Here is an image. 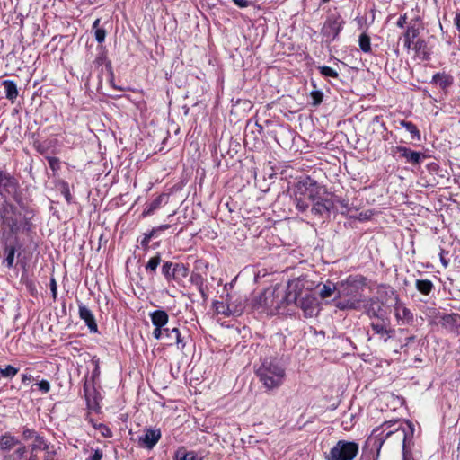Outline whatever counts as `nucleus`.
I'll list each match as a JSON object with an SVG mask.
<instances>
[{
    "mask_svg": "<svg viewBox=\"0 0 460 460\" xmlns=\"http://www.w3.org/2000/svg\"><path fill=\"white\" fill-rule=\"evenodd\" d=\"M394 316L400 324H411L413 322V314L406 307L404 303L401 301L399 296L395 295L394 304Z\"/></svg>",
    "mask_w": 460,
    "mask_h": 460,
    "instance_id": "nucleus-13",
    "label": "nucleus"
},
{
    "mask_svg": "<svg viewBox=\"0 0 460 460\" xmlns=\"http://www.w3.org/2000/svg\"><path fill=\"white\" fill-rule=\"evenodd\" d=\"M190 282L196 287L199 292L202 299V303H206L208 300L207 286L205 285L204 278L198 272H192L190 275Z\"/></svg>",
    "mask_w": 460,
    "mask_h": 460,
    "instance_id": "nucleus-19",
    "label": "nucleus"
},
{
    "mask_svg": "<svg viewBox=\"0 0 460 460\" xmlns=\"http://www.w3.org/2000/svg\"><path fill=\"white\" fill-rule=\"evenodd\" d=\"M233 1L239 7H246V6H248V1L247 0H233Z\"/></svg>",
    "mask_w": 460,
    "mask_h": 460,
    "instance_id": "nucleus-59",
    "label": "nucleus"
},
{
    "mask_svg": "<svg viewBox=\"0 0 460 460\" xmlns=\"http://www.w3.org/2000/svg\"><path fill=\"white\" fill-rule=\"evenodd\" d=\"M103 456L102 451L96 449L89 460H102Z\"/></svg>",
    "mask_w": 460,
    "mask_h": 460,
    "instance_id": "nucleus-55",
    "label": "nucleus"
},
{
    "mask_svg": "<svg viewBox=\"0 0 460 460\" xmlns=\"http://www.w3.org/2000/svg\"><path fill=\"white\" fill-rule=\"evenodd\" d=\"M370 327L384 342H386L395 334V330L391 327L390 320L387 317H377L370 323Z\"/></svg>",
    "mask_w": 460,
    "mask_h": 460,
    "instance_id": "nucleus-12",
    "label": "nucleus"
},
{
    "mask_svg": "<svg viewBox=\"0 0 460 460\" xmlns=\"http://www.w3.org/2000/svg\"><path fill=\"white\" fill-rule=\"evenodd\" d=\"M34 378L31 374L23 373L22 374V383L24 385L29 384L31 381H32Z\"/></svg>",
    "mask_w": 460,
    "mask_h": 460,
    "instance_id": "nucleus-56",
    "label": "nucleus"
},
{
    "mask_svg": "<svg viewBox=\"0 0 460 460\" xmlns=\"http://www.w3.org/2000/svg\"><path fill=\"white\" fill-rule=\"evenodd\" d=\"M49 288H50V291H51L53 298L56 299L57 294H58V287H57L56 279L54 278L50 279Z\"/></svg>",
    "mask_w": 460,
    "mask_h": 460,
    "instance_id": "nucleus-52",
    "label": "nucleus"
},
{
    "mask_svg": "<svg viewBox=\"0 0 460 460\" xmlns=\"http://www.w3.org/2000/svg\"><path fill=\"white\" fill-rule=\"evenodd\" d=\"M323 193H325L324 190ZM321 194L322 192L319 194V198L315 199V201H312L313 207L311 208V212L315 215L323 216L329 213L333 204L332 200L323 198Z\"/></svg>",
    "mask_w": 460,
    "mask_h": 460,
    "instance_id": "nucleus-17",
    "label": "nucleus"
},
{
    "mask_svg": "<svg viewBox=\"0 0 460 460\" xmlns=\"http://www.w3.org/2000/svg\"><path fill=\"white\" fill-rule=\"evenodd\" d=\"M420 30L416 26L415 22H411L410 25L407 27L405 32L402 35L404 47L407 49H411V43L416 41L415 39L419 36Z\"/></svg>",
    "mask_w": 460,
    "mask_h": 460,
    "instance_id": "nucleus-22",
    "label": "nucleus"
},
{
    "mask_svg": "<svg viewBox=\"0 0 460 460\" xmlns=\"http://www.w3.org/2000/svg\"><path fill=\"white\" fill-rule=\"evenodd\" d=\"M358 44H359L360 49L363 52L367 53V52L371 51L370 37L367 34L362 33L359 36Z\"/></svg>",
    "mask_w": 460,
    "mask_h": 460,
    "instance_id": "nucleus-39",
    "label": "nucleus"
},
{
    "mask_svg": "<svg viewBox=\"0 0 460 460\" xmlns=\"http://www.w3.org/2000/svg\"><path fill=\"white\" fill-rule=\"evenodd\" d=\"M365 286L366 278L360 275H350L345 280L339 282L338 295L335 298H350L362 302V290Z\"/></svg>",
    "mask_w": 460,
    "mask_h": 460,
    "instance_id": "nucleus-6",
    "label": "nucleus"
},
{
    "mask_svg": "<svg viewBox=\"0 0 460 460\" xmlns=\"http://www.w3.org/2000/svg\"><path fill=\"white\" fill-rule=\"evenodd\" d=\"M22 440L28 441L31 439H35L40 436L39 432H37L34 429H31L28 426H22Z\"/></svg>",
    "mask_w": 460,
    "mask_h": 460,
    "instance_id": "nucleus-37",
    "label": "nucleus"
},
{
    "mask_svg": "<svg viewBox=\"0 0 460 460\" xmlns=\"http://www.w3.org/2000/svg\"><path fill=\"white\" fill-rule=\"evenodd\" d=\"M19 188L18 180L9 172L0 170V195L4 199L14 198Z\"/></svg>",
    "mask_w": 460,
    "mask_h": 460,
    "instance_id": "nucleus-11",
    "label": "nucleus"
},
{
    "mask_svg": "<svg viewBox=\"0 0 460 460\" xmlns=\"http://www.w3.org/2000/svg\"><path fill=\"white\" fill-rule=\"evenodd\" d=\"M368 212L369 211H366V212H361L359 213L358 215V220L359 221H365V220H367L369 218V215H368Z\"/></svg>",
    "mask_w": 460,
    "mask_h": 460,
    "instance_id": "nucleus-60",
    "label": "nucleus"
},
{
    "mask_svg": "<svg viewBox=\"0 0 460 460\" xmlns=\"http://www.w3.org/2000/svg\"><path fill=\"white\" fill-rule=\"evenodd\" d=\"M84 396H85V399H86L88 409L93 410L94 411H99L100 406H99V403L96 401V399L95 398H93V400L90 399L89 391H88V385H87L86 382L84 385Z\"/></svg>",
    "mask_w": 460,
    "mask_h": 460,
    "instance_id": "nucleus-36",
    "label": "nucleus"
},
{
    "mask_svg": "<svg viewBox=\"0 0 460 460\" xmlns=\"http://www.w3.org/2000/svg\"><path fill=\"white\" fill-rule=\"evenodd\" d=\"M99 23H100V19H96L93 24V29L95 31L96 29H100L99 28Z\"/></svg>",
    "mask_w": 460,
    "mask_h": 460,
    "instance_id": "nucleus-64",
    "label": "nucleus"
},
{
    "mask_svg": "<svg viewBox=\"0 0 460 460\" xmlns=\"http://www.w3.org/2000/svg\"><path fill=\"white\" fill-rule=\"evenodd\" d=\"M152 334L156 340L164 339V327H155Z\"/></svg>",
    "mask_w": 460,
    "mask_h": 460,
    "instance_id": "nucleus-51",
    "label": "nucleus"
},
{
    "mask_svg": "<svg viewBox=\"0 0 460 460\" xmlns=\"http://www.w3.org/2000/svg\"><path fill=\"white\" fill-rule=\"evenodd\" d=\"M79 317L85 323L91 332H98V325L92 311L84 305L80 303L78 305Z\"/></svg>",
    "mask_w": 460,
    "mask_h": 460,
    "instance_id": "nucleus-16",
    "label": "nucleus"
},
{
    "mask_svg": "<svg viewBox=\"0 0 460 460\" xmlns=\"http://www.w3.org/2000/svg\"><path fill=\"white\" fill-rule=\"evenodd\" d=\"M56 456H57L56 450L51 448L49 451H48L47 453L44 454L43 460H58L56 458Z\"/></svg>",
    "mask_w": 460,
    "mask_h": 460,
    "instance_id": "nucleus-53",
    "label": "nucleus"
},
{
    "mask_svg": "<svg viewBox=\"0 0 460 460\" xmlns=\"http://www.w3.org/2000/svg\"><path fill=\"white\" fill-rule=\"evenodd\" d=\"M411 49H412L419 57H421L423 60H427L429 58L428 46L424 40H416V41L411 43Z\"/></svg>",
    "mask_w": 460,
    "mask_h": 460,
    "instance_id": "nucleus-26",
    "label": "nucleus"
},
{
    "mask_svg": "<svg viewBox=\"0 0 460 460\" xmlns=\"http://www.w3.org/2000/svg\"><path fill=\"white\" fill-rule=\"evenodd\" d=\"M27 454V447L21 445L14 452L4 456V460H23Z\"/></svg>",
    "mask_w": 460,
    "mask_h": 460,
    "instance_id": "nucleus-34",
    "label": "nucleus"
},
{
    "mask_svg": "<svg viewBox=\"0 0 460 460\" xmlns=\"http://www.w3.org/2000/svg\"><path fill=\"white\" fill-rule=\"evenodd\" d=\"M323 191V187L309 176L299 181L295 191L294 204L296 208L300 212L306 211L312 201H315Z\"/></svg>",
    "mask_w": 460,
    "mask_h": 460,
    "instance_id": "nucleus-4",
    "label": "nucleus"
},
{
    "mask_svg": "<svg viewBox=\"0 0 460 460\" xmlns=\"http://www.w3.org/2000/svg\"><path fill=\"white\" fill-rule=\"evenodd\" d=\"M0 241L3 243L4 251L6 255L3 262L8 269H12L13 267L15 252L21 251L23 244L17 232H2Z\"/></svg>",
    "mask_w": 460,
    "mask_h": 460,
    "instance_id": "nucleus-7",
    "label": "nucleus"
},
{
    "mask_svg": "<svg viewBox=\"0 0 460 460\" xmlns=\"http://www.w3.org/2000/svg\"><path fill=\"white\" fill-rule=\"evenodd\" d=\"M93 428L100 430L101 434L104 438H111L112 437V432H111V429L103 423L93 424Z\"/></svg>",
    "mask_w": 460,
    "mask_h": 460,
    "instance_id": "nucleus-44",
    "label": "nucleus"
},
{
    "mask_svg": "<svg viewBox=\"0 0 460 460\" xmlns=\"http://www.w3.org/2000/svg\"><path fill=\"white\" fill-rule=\"evenodd\" d=\"M161 438V431L159 429H147L145 435L139 438V443L148 449H152Z\"/></svg>",
    "mask_w": 460,
    "mask_h": 460,
    "instance_id": "nucleus-18",
    "label": "nucleus"
},
{
    "mask_svg": "<svg viewBox=\"0 0 460 460\" xmlns=\"http://www.w3.org/2000/svg\"><path fill=\"white\" fill-rule=\"evenodd\" d=\"M35 385H37L39 390L40 392H42L43 394H47L50 390V384L47 380H41L39 383H37Z\"/></svg>",
    "mask_w": 460,
    "mask_h": 460,
    "instance_id": "nucleus-48",
    "label": "nucleus"
},
{
    "mask_svg": "<svg viewBox=\"0 0 460 460\" xmlns=\"http://www.w3.org/2000/svg\"><path fill=\"white\" fill-rule=\"evenodd\" d=\"M394 426L392 430L386 432L385 436H381L378 438H375L374 444L378 447L377 454L379 453L380 447L385 442L395 444L396 446H402L403 460H408L407 455V441L412 438L414 432V427L411 422H407V428L402 427L397 421H394L388 427Z\"/></svg>",
    "mask_w": 460,
    "mask_h": 460,
    "instance_id": "nucleus-5",
    "label": "nucleus"
},
{
    "mask_svg": "<svg viewBox=\"0 0 460 460\" xmlns=\"http://www.w3.org/2000/svg\"><path fill=\"white\" fill-rule=\"evenodd\" d=\"M406 23H407V15L403 14V15H401L399 17V19L397 20L396 25L399 28H403L406 25Z\"/></svg>",
    "mask_w": 460,
    "mask_h": 460,
    "instance_id": "nucleus-54",
    "label": "nucleus"
},
{
    "mask_svg": "<svg viewBox=\"0 0 460 460\" xmlns=\"http://www.w3.org/2000/svg\"><path fill=\"white\" fill-rule=\"evenodd\" d=\"M98 239H99V243L100 244L103 242V243L105 244L108 240H109V237L105 235L104 233H102L100 234V235L98 236Z\"/></svg>",
    "mask_w": 460,
    "mask_h": 460,
    "instance_id": "nucleus-61",
    "label": "nucleus"
},
{
    "mask_svg": "<svg viewBox=\"0 0 460 460\" xmlns=\"http://www.w3.org/2000/svg\"><path fill=\"white\" fill-rule=\"evenodd\" d=\"M155 233L156 232H148L145 234L144 238L141 241V246L143 247L144 250L148 249V243L150 242V239L155 235Z\"/></svg>",
    "mask_w": 460,
    "mask_h": 460,
    "instance_id": "nucleus-49",
    "label": "nucleus"
},
{
    "mask_svg": "<svg viewBox=\"0 0 460 460\" xmlns=\"http://www.w3.org/2000/svg\"><path fill=\"white\" fill-rule=\"evenodd\" d=\"M60 191L64 195L66 200L70 203L72 201V195L70 193L69 185L67 182L63 181L61 183Z\"/></svg>",
    "mask_w": 460,
    "mask_h": 460,
    "instance_id": "nucleus-45",
    "label": "nucleus"
},
{
    "mask_svg": "<svg viewBox=\"0 0 460 460\" xmlns=\"http://www.w3.org/2000/svg\"><path fill=\"white\" fill-rule=\"evenodd\" d=\"M168 195L167 194H160L151 202L146 205V208L143 210V216L152 215L156 209L161 208L163 204H166L168 202Z\"/></svg>",
    "mask_w": 460,
    "mask_h": 460,
    "instance_id": "nucleus-20",
    "label": "nucleus"
},
{
    "mask_svg": "<svg viewBox=\"0 0 460 460\" xmlns=\"http://www.w3.org/2000/svg\"><path fill=\"white\" fill-rule=\"evenodd\" d=\"M431 83L438 84L439 88L447 93L448 88L454 84V78L446 73H436L432 76Z\"/></svg>",
    "mask_w": 460,
    "mask_h": 460,
    "instance_id": "nucleus-21",
    "label": "nucleus"
},
{
    "mask_svg": "<svg viewBox=\"0 0 460 460\" xmlns=\"http://www.w3.org/2000/svg\"><path fill=\"white\" fill-rule=\"evenodd\" d=\"M367 314L373 320H376L377 317H381L374 308L368 309Z\"/></svg>",
    "mask_w": 460,
    "mask_h": 460,
    "instance_id": "nucleus-58",
    "label": "nucleus"
},
{
    "mask_svg": "<svg viewBox=\"0 0 460 460\" xmlns=\"http://www.w3.org/2000/svg\"><path fill=\"white\" fill-rule=\"evenodd\" d=\"M260 382L268 390L279 388L284 383L286 371L276 358H266L255 370Z\"/></svg>",
    "mask_w": 460,
    "mask_h": 460,
    "instance_id": "nucleus-2",
    "label": "nucleus"
},
{
    "mask_svg": "<svg viewBox=\"0 0 460 460\" xmlns=\"http://www.w3.org/2000/svg\"><path fill=\"white\" fill-rule=\"evenodd\" d=\"M149 316L155 327H164L169 321L168 314L161 309L150 313Z\"/></svg>",
    "mask_w": 460,
    "mask_h": 460,
    "instance_id": "nucleus-23",
    "label": "nucleus"
},
{
    "mask_svg": "<svg viewBox=\"0 0 460 460\" xmlns=\"http://www.w3.org/2000/svg\"><path fill=\"white\" fill-rule=\"evenodd\" d=\"M455 241L456 238L451 232H444L439 237V251H442V252H450V248L453 246Z\"/></svg>",
    "mask_w": 460,
    "mask_h": 460,
    "instance_id": "nucleus-27",
    "label": "nucleus"
},
{
    "mask_svg": "<svg viewBox=\"0 0 460 460\" xmlns=\"http://www.w3.org/2000/svg\"><path fill=\"white\" fill-rule=\"evenodd\" d=\"M50 169L55 172L60 169V161L58 157H47Z\"/></svg>",
    "mask_w": 460,
    "mask_h": 460,
    "instance_id": "nucleus-46",
    "label": "nucleus"
},
{
    "mask_svg": "<svg viewBox=\"0 0 460 460\" xmlns=\"http://www.w3.org/2000/svg\"><path fill=\"white\" fill-rule=\"evenodd\" d=\"M94 37H95V40L99 42V43H102L104 41L105 38H106V31L104 29H96L94 31Z\"/></svg>",
    "mask_w": 460,
    "mask_h": 460,
    "instance_id": "nucleus-50",
    "label": "nucleus"
},
{
    "mask_svg": "<svg viewBox=\"0 0 460 460\" xmlns=\"http://www.w3.org/2000/svg\"><path fill=\"white\" fill-rule=\"evenodd\" d=\"M173 279L185 278L188 276L189 269L183 263H173Z\"/></svg>",
    "mask_w": 460,
    "mask_h": 460,
    "instance_id": "nucleus-38",
    "label": "nucleus"
},
{
    "mask_svg": "<svg viewBox=\"0 0 460 460\" xmlns=\"http://www.w3.org/2000/svg\"><path fill=\"white\" fill-rule=\"evenodd\" d=\"M358 452L355 442L339 440L326 455V460H353Z\"/></svg>",
    "mask_w": 460,
    "mask_h": 460,
    "instance_id": "nucleus-8",
    "label": "nucleus"
},
{
    "mask_svg": "<svg viewBox=\"0 0 460 460\" xmlns=\"http://www.w3.org/2000/svg\"><path fill=\"white\" fill-rule=\"evenodd\" d=\"M2 84L4 87L5 97L8 100L13 102L18 96L17 85L14 81L4 80L3 81Z\"/></svg>",
    "mask_w": 460,
    "mask_h": 460,
    "instance_id": "nucleus-29",
    "label": "nucleus"
},
{
    "mask_svg": "<svg viewBox=\"0 0 460 460\" xmlns=\"http://www.w3.org/2000/svg\"><path fill=\"white\" fill-rule=\"evenodd\" d=\"M32 220L33 214L31 211H26L22 218L13 205L4 203L0 206V221L4 230H30L36 227Z\"/></svg>",
    "mask_w": 460,
    "mask_h": 460,
    "instance_id": "nucleus-3",
    "label": "nucleus"
},
{
    "mask_svg": "<svg viewBox=\"0 0 460 460\" xmlns=\"http://www.w3.org/2000/svg\"><path fill=\"white\" fill-rule=\"evenodd\" d=\"M51 449L49 443L42 436H38L37 438L33 439V442L27 447L28 451H38L42 450L44 454Z\"/></svg>",
    "mask_w": 460,
    "mask_h": 460,
    "instance_id": "nucleus-25",
    "label": "nucleus"
},
{
    "mask_svg": "<svg viewBox=\"0 0 460 460\" xmlns=\"http://www.w3.org/2000/svg\"><path fill=\"white\" fill-rule=\"evenodd\" d=\"M454 22L456 29L460 31V13L456 14Z\"/></svg>",
    "mask_w": 460,
    "mask_h": 460,
    "instance_id": "nucleus-62",
    "label": "nucleus"
},
{
    "mask_svg": "<svg viewBox=\"0 0 460 460\" xmlns=\"http://www.w3.org/2000/svg\"><path fill=\"white\" fill-rule=\"evenodd\" d=\"M341 300L336 302V307L340 310L347 309H357L359 307L361 302H358L356 299L350 298H341Z\"/></svg>",
    "mask_w": 460,
    "mask_h": 460,
    "instance_id": "nucleus-32",
    "label": "nucleus"
},
{
    "mask_svg": "<svg viewBox=\"0 0 460 460\" xmlns=\"http://www.w3.org/2000/svg\"><path fill=\"white\" fill-rule=\"evenodd\" d=\"M160 262H161L160 255L152 257L146 265V270L152 275L155 274Z\"/></svg>",
    "mask_w": 460,
    "mask_h": 460,
    "instance_id": "nucleus-40",
    "label": "nucleus"
},
{
    "mask_svg": "<svg viewBox=\"0 0 460 460\" xmlns=\"http://www.w3.org/2000/svg\"><path fill=\"white\" fill-rule=\"evenodd\" d=\"M302 288L303 280L296 279L288 281L285 292L277 288H267L258 294L253 293L245 299L244 305H240L235 311L241 313L248 310L270 315L280 313L281 309L297 301Z\"/></svg>",
    "mask_w": 460,
    "mask_h": 460,
    "instance_id": "nucleus-1",
    "label": "nucleus"
},
{
    "mask_svg": "<svg viewBox=\"0 0 460 460\" xmlns=\"http://www.w3.org/2000/svg\"><path fill=\"white\" fill-rule=\"evenodd\" d=\"M394 152L398 154L400 158H403L405 163L413 165H419L427 156L425 154L418 151L411 150L409 147L399 146L395 147Z\"/></svg>",
    "mask_w": 460,
    "mask_h": 460,
    "instance_id": "nucleus-14",
    "label": "nucleus"
},
{
    "mask_svg": "<svg viewBox=\"0 0 460 460\" xmlns=\"http://www.w3.org/2000/svg\"><path fill=\"white\" fill-rule=\"evenodd\" d=\"M415 286L417 290L425 296L429 295L434 288V285L429 279H417Z\"/></svg>",
    "mask_w": 460,
    "mask_h": 460,
    "instance_id": "nucleus-31",
    "label": "nucleus"
},
{
    "mask_svg": "<svg viewBox=\"0 0 460 460\" xmlns=\"http://www.w3.org/2000/svg\"><path fill=\"white\" fill-rule=\"evenodd\" d=\"M401 126L404 128L410 134L413 139H420V134L417 127L411 121L402 120L400 122Z\"/></svg>",
    "mask_w": 460,
    "mask_h": 460,
    "instance_id": "nucleus-35",
    "label": "nucleus"
},
{
    "mask_svg": "<svg viewBox=\"0 0 460 460\" xmlns=\"http://www.w3.org/2000/svg\"><path fill=\"white\" fill-rule=\"evenodd\" d=\"M460 321L459 314H447L441 316V324L443 327L454 330L458 326Z\"/></svg>",
    "mask_w": 460,
    "mask_h": 460,
    "instance_id": "nucleus-28",
    "label": "nucleus"
},
{
    "mask_svg": "<svg viewBox=\"0 0 460 460\" xmlns=\"http://www.w3.org/2000/svg\"><path fill=\"white\" fill-rule=\"evenodd\" d=\"M30 456L27 460H39L36 451H29Z\"/></svg>",
    "mask_w": 460,
    "mask_h": 460,
    "instance_id": "nucleus-63",
    "label": "nucleus"
},
{
    "mask_svg": "<svg viewBox=\"0 0 460 460\" xmlns=\"http://www.w3.org/2000/svg\"><path fill=\"white\" fill-rule=\"evenodd\" d=\"M19 372V368L12 365H7L4 368H0V376L13 378Z\"/></svg>",
    "mask_w": 460,
    "mask_h": 460,
    "instance_id": "nucleus-41",
    "label": "nucleus"
},
{
    "mask_svg": "<svg viewBox=\"0 0 460 460\" xmlns=\"http://www.w3.org/2000/svg\"><path fill=\"white\" fill-rule=\"evenodd\" d=\"M447 254H449V252H442V251L439 252L440 261L445 268H447L449 263V261L445 258V255Z\"/></svg>",
    "mask_w": 460,
    "mask_h": 460,
    "instance_id": "nucleus-57",
    "label": "nucleus"
},
{
    "mask_svg": "<svg viewBox=\"0 0 460 460\" xmlns=\"http://www.w3.org/2000/svg\"><path fill=\"white\" fill-rule=\"evenodd\" d=\"M344 23L343 18L339 13L329 14L321 31L325 41H333L338 37Z\"/></svg>",
    "mask_w": 460,
    "mask_h": 460,
    "instance_id": "nucleus-10",
    "label": "nucleus"
},
{
    "mask_svg": "<svg viewBox=\"0 0 460 460\" xmlns=\"http://www.w3.org/2000/svg\"><path fill=\"white\" fill-rule=\"evenodd\" d=\"M318 69H319L320 73L325 77H332V78L339 77L338 72L330 66H319Z\"/></svg>",
    "mask_w": 460,
    "mask_h": 460,
    "instance_id": "nucleus-42",
    "label": "nucleus"
},
{
    "mask_svg": "<svg viewBox=\"0 0 460 460\" xmlns=\"http://www.w3.org/2000/svg\"><path fill=\"white\" fill-rule=\"evenodd\" d=\"M174 458L175 460H201L194 451H187L185 447H180L175 452Z\"/></svg>",
    "mask_w": 460,
    "mask_h": 460,
    "instance_id": "nucleus-33",
    "label": "nucleus"
},
{
    "mask_svg": "<svg viewBox=\"0 0 460 460\" xmlns=\"http://www.w3.org/2000/svg\"><path fill=\"white\" fill-rule=\"evenodd\" d=\"M22 445L21 442L9 432L4 433L0 438V449L2 451L11 450L14 446Z\"/></svg>",
    "mask_w": 460,
    "mask_h": 460,
    "instance_id": "nucleus-24",
    "label": "nucleus"
},
{
    "mask_svg": "<svg viewBox=\"0 0 460 460\" xmlns=\"http://www.w3.org/2000/svg\"><path fill=\"white\" fill-rule=\"evenodd\" d=\"M164 339H165L168 342V345H177L179 348L183 349L185 347V342L181 338V334L180 332L179 328L173 326H164Z\"/></svg>",
    "mask_w": 460,
    "mask_h": 460,
    "instance_id": "nucleus-15",
    "label": "nucleus"
},
{
    "mask_svg": "<svg viewBox=\"0 0 460 460\" xmlns=\"http://www.w3.org/2000/svg\"><path fill=\"white\" fill-rule=\"evenodd\" d=\"M162 273L167 279L173 278V263L171 261L164 263L162 266Z\"/></svg>",
    "mask_w": 460,
    "mask_h": 460,
    "instance_id": "nucleus-43",
    "label": "nucleus"
},
{
    "mask_svg": "<svg viewBox=\"0 0 460 460\" xmlns=\"http://www.w3.org/2000/svg\"><path fill=\"white\" fill-rule=\"evenodd\" d=\"M296 306L300 307L304 313L305 317L316 316L319 313V303L315 296L310 291L305 290L304 287L299 291L296 302H292Z\"/></svg>",
    "mask_w": 460,
    "mask_h": 460,
    "instance_id": "nucleus-9",
    "label": "nucleus"
},
{
    "mask_svg": "<svg viewBox=\"0 0 460 460\" xmlns=\"http://www.w3.org/2000/svg\"><path fill=\"white\" fill-rule=\"evenodd\" d=\"M338 288L339 282L335 284L332 283V281H327L325 284L323 285V287L320 289V296L322 298H328L331 297L333 294L337 296Z\"/></svg>",
    "mask_w": 460,
    "mask_h": 460,
    "instance_id": "nucleus-30",
    "label": "nucleus"
},
{
    "mask_svg": "<svg viewBox=\"0 0 460 460\" xmlns=\"http://www.w3.org/2000/svg\"><path fill=\"white\" fill-rule=\"evenodd\" d=\"M311 97L313 100L312 104L314 106L319 105L323 102V93L320 91H313L311 92Z\"/></svg>",
    "mask_w": 460,
    "mask_h": 460,
    "instance_id": "nucleus-47",
    "label": "nucleus"
}]
</instances>
